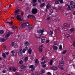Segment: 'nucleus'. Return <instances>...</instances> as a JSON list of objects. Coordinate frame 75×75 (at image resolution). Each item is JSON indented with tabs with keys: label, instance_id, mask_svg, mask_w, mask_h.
I'll use <instances>...</instances> for the list:
<instances>
[{
	"label": "nucleus",
	"instance_id": "27",
	"mask_svg": "<svg viewBox=\"0 0 75 75\" xmlns=\"http://www.w3.org/2000/svg\"><path fill=\"white\" fill-rule=\"evenodd\" d=\"M16 70H17V69L16 68V67H13L12 69V71H13V72H16Z\"/></svg>",
	"mask_w": 75,
	"mask_h": 75
},
{
	"label": "nucleus",
	"instance_id": "48",
	"mask_svg": "<svg viewBox=\"0 0 75 75\" xmlns=\"http://www.w3.org/2000/svg\"><path fill=\"white\" fill-rule=\"evenodd\" d=\"M58 67H59V68H60V69H61V70H64V68L63 67H59V66L58 65Z\"/></svg>",
	"mask_w": 75,
	"mask_h": 75
},
{
	"label": "nucleus",
	"instance_id": "38",
	"mask_svg": "<svg viewBox=\"0 0 75 75\" xmlns=\"http://www.w3.org/2000/svg\"><path fill=\"white\" fill-rule=\"evenodd\" d=\"M59 49L61 50H62V45H60L59 46Z\"/></svg>",
	"mask_w": 75,
	"mask_h": 75
},
{
	"label": "nucleus",
	"instance_id": "45",
	"mask_svg": "<svg viewBox=\"0 0 75 75\" xmlns=\"http://www.w3.org/2000/svg\"><path fill=\"white\" fill-rule=\"evenodd\" d=\"M50 20V17H47V21H49Z\"/></svg>",
	"mask_w": 75,
	"mask_h": 75
},
{
	"label": "nucleus",
	"instance_id": "25",
	"mask_svg": "<svg viewBox=\"0 0 75 75\" xmlns=\"http://www.w3.org/2000/svg\"><path fill=\"white\" fill-rule=\"evenodd\" d=\"M45 3H43L42 4H41L40 5V7L41 8H42L45 6Z\"/></svg>",
	"mask_w": 75,
	"mask_h": 75
},
{
	"label": "nucleus",
	"instance_id": "21",
	"mask_svg": "<svg viewBox=\"0 0 75 75\" xmlns=\"http://www.w3.org/2000/svg\"><path fill=\"white\" fill-rule=\"evenodd\" d=\"M28 57H25L24 59V61H25V62H27V61H28Z\"/></svg>",
	"mask_w": 75,
	"mask_h": 75
},
{
	"label": "nucleus",
	"instance_id": "24",
	"mask_svg": "<svg viewBox=\"0 0 75 75\" xmlns=\"http://www.w3.org/2000/svg\"><path fill=\"white\" fill-rule=\"evenodd\" d=\"M15 52H16L14 50H13L11 52V53L13 54L12 55L13 57H14V53Z\"/></svg>",
	"mask_w": 75,
	"mask_h": 75
},
{
	"label": "nucleus",
	"instance_id": "39",
	"mask_svg": "<svg viewBox=\"0 0 75 75\" xmlns=\"http://www.w3.org/2000/svg\"><path fill=\"white\" fill-rule=\"evenodd\" d=\"M66 37L67 38H69L70 37V36L69 35H66Z\"/></svg>",
	"mask_w": 75,
	"mask_h": 75
},
{
	"label": "nucleus",
	"instance_id": "19",
	"mask_svg": "<svg viewBox=\"0 0 75 75\" xmlns=\"http://www.w3.org/2000/svg\"><path fill=\"white\" fill-rule=\"evenodd\" d=\"M45 41V38L44 37L41 38V42L42 43H44Z\"/></svg>",
	"mask_w": 75,
	"mask_h": 75
},
{
	"label": "nucleus",
	"instance_id": "55",
	"mask_svg": "<svg viewBox=\"0 0 75 75\" xmlns=\"http://www.w3.org/2000/svg\"><path fill=\"white\" fill-rule=\"evenodd\" d=\"M45 59V57H43L41 58V61H44Z\"/></svg>",
	"mask_w": 75,
	"mask_h": 75
},
{
	"label": "nucleus",
	"instance_id": "51",
	"mask_svg": "<svg viewBox=\"0 0 75 75\" xmlns=\"http://www.w3.org/2000/svg\"><path fill=\"white\" fill-rule=\"evenodd\" d=\"M35 67H33V68H31V71H34V70H35Z\"/></svg>",
	"mask_w": 75,
	"mask_h": 75
},
{
	"label": "nucleus",
	"instance_id": "36",
	"mask_svg": "<svg viewBox=\"0 0 75 75\" xmlns=\"http://www.w3.org/2000/svg\"><path fill=\"white\" fill-rule=\"evenodd\" d=\"M71 6H70V5H69V6L67 8V9L68 10H71Z\"/></svg>",
	"mask_w": 75,
	"mask_h": 75
},
{
	"label": "nucleus",
	"instance_id": "35",
	"mask_svg": "<svg viewBox=\"0 0 75 75\" xmlns=\"http://www.w3.org/2000/svg\"><path fill=\"white\" fill-rule=\"evenodd\" d=\"M67 50H64V51L62 52V54H65L66 52H67Z\"/></svg>",
	"mask_w": 75,
	"mask_h": 75
},
{
	"label": "nucleus",
	"instance_id": "63",
	"mask_svg": "<svg viewBox=\"0 0 75 75\" xmlns=\"http://www.w3.org/2000/svg\"><path fill=\"white\" fill-rule=\"evenodd\" d=\"M72 58H73V59H75V56L74 55H73L72 56Z\"/></svg>",
	"mask_w": 75,
	"mask_h": 75
},
{
	"label": "nucleus",
	"instance_id": "46",
	"mask_svg": "<svg viewBox=\"0 0 75 75\" xmlns=\"http://www.w3.org/2000/svg\"><path fill=\"white\" fill-rule=\"evenodd\" d=\"M11 45L12 47H14V42H12Z\"/></svg>",
	"mask_w": 75,
	"mask_h": 75
},
{
	"label": "nucleus",
	"instance_id": "29",
	"mask_svg": "<svg viewBox=\"0 0 75 75\" xmlns=\"http://www.w3.org/2000/svg\"><path fill=\"white\" fill-rule=\"evenodd\" d=\"M2 56L4 58H6V54L4 53H3L2 54Z\"/></svg>",
	"mask_w": 75,
	"mask_h": 75
},
{
	"label": "nucleus",
	"instance_id": "3",
	"mask_svg": "<svg viewBox=\"0 0 75 75\" xmlns=\"http://www.w3.org/2000/svg\"><path fill=\"white\" fill-rule=\"evenodd\" d=\"M43 48L44 47L42 45H40V47L39 48V50L40 52H42Z\"/></svg>",
	"mask_w": 75,
	"mask_h": 75
},
{
	"label": "nucleus",
	"instance_id": "17",
	"mask_svg": "<svg viewBox=\"0 0 75 75\" xmlns=\"http://www.w3.org/2000/svg\"><path fill=\"white\" fill-rule=\"evenodd\" d=\"M46 7V8H47V9H50V8L51 7V6L49 4H48L47 5Z\"/></svg>",
	"mask_w": 75,
	"mask_h": 75
},
{
	"label": "nucleus",
	"instance_id": "13",
	"mask_svg": "<svg viewBox=\"0 0 75 75\" xmlns=\"http://www.w3.org/2000/svg\"><path fill=\"white\" fill-rule=\"evenodd\" d=\"M64 26L65 27H69L70 26V25L69 23H65L64 24Z\"/></svg>",
	"mask_w": 75,
	"mask_h": 75
},
{
	"label": "nucleus",
	"instance_id": "34",
	"mask_svg": "<svg viewBox=\"0 0 75 75\" xmlns=\"http://www.w3.org/2000/svg\"><path fill=\"white\" fill-rule=\"evenodd\" d=\"M74 31V28H71L70 29V31L71 32H73V31Z\"/></svg>",
	"mask_w": 75,
	"mask_h": 75
},
{
	"label": "nucleus",
	"instance_id": "28",
	"mask_svg": "<svg viewBox=\"0 0 75 75\" xmlns=\"http://www.w3.org/2000/svg\"><path fill=\"white\" fill-rule=\"evenodd\" d=\"M41 74H43V73H45V69H43L40 71Z\"/></svg>",
	"mask_w": 75,
	"mask_h": 75
},
{
	"label": "nucleus",
	"instance_id": "58",
	"mask_svg": "<svg viewBox=\"0 0 75 75\" xmlns=\"http://www.w3.org/2000/svg\"><path fill=\"white\" fill-rule=\"evenodd\" d=\"M46 43H48L50 42V40H47L46 41Z\"/></svg>",
	"mask_w": 75,
	"mask_h": 75
},
{
	"label": "nucleus",
	"instance_id": "23",
	"mask_svg": "<svg viewBox=\"0 0 75 75\" xmlns=\"http://www.w3.org/2000/svg\"><path fill=\"white\" fill-rule=\"evenodd\" d=\"M44 29L40 30V35H42L43 34V33H44Z\"/></svg>",
	"mask_w": 75,
	"mask_h": 75
},
{
	"label": "nucleus",
	"instance_id": "33",
	"mask_svg": "<svg viewBox=\"0 0 75 75\" xmlns=\"http://www.w3.org/2000/svg\"><path fill=\"white\" fill-rule=\"evenodd\" d=\"M37 4L36 2H33V6H37Z\"/></svg>",
	"mask_w": 75,
	"mask_h": 75
},
{
	"label": "nucleus",
	"instance_id": "61",
	"mask_svg": "<svg viewBox=\"0 0 75 75\" xmlns=\"http://www.w3.org/2000/svg\"><path fill=\"white\" fill-rule=\"evenodd\" d=\"M41 64H44L45 63V61H44L43 62H41Z\"/></svg>",
	"mask_w": 75,
	"mask_h": 75
},
{
	"label": "nucleus",
	"instance_id": "14",
	"mask_svg": "<svg viewBox=\"0 0 75 75\" xmlns=\"http://www.w3.org/2000/svg\"><path fill=\"white\" fill-rule=\"evenodd\" d=\"M21 69H23V70H24L26 69V67L24 65H22L21 67Z\"/></svg>",
	"mask_w": 75,
	"mask_h": 75
},
{
	"label": "nucleus",
	"instance_id": "11",
	"mask_svg": "<svg viewBox=\"0 0 75 75\" xmlns=\"http://www.w3.org/2000/svg\"><path fill=\"white\" fill-rule=\"evenodd\" d=\"M59 65H61V66H63L64 65V62L63 61H60L59 62Z\"/></svg>",
	"mask_w": 75,
	"mask_h": 75
},
{
	"label": "nucleus",
	"instance_id": "5",
	"mask_svg": "<svg viewBox=\"0 0 75 75\" xmlns=\"http://www.w3.org/2000/svg\"><path fill=\"white\" fill-rule=\"evenodd\" d=\"M74 2L73 1H71L70 2V6L71 8H74Z\"/></svg>",
	"mask_w": 75,
	"mask_h": 75
},
{
	"label": "nucleus",
	"instance_id": "6",
	"mask_svg": "<svg viewBox=\"0 0 75 75\" xmlns=\"http://www.w3.org/2000/svg\"><path fill=\"white\" fill-rule=\"evenodd\" d=\"M16 18L17 20H20L22 21H23V19H21V16L20 15H18L17 16Z\"/></svg>",
	"mask_w": 75,
	"mask_h": 75
},
{
	"label": "nucleus",
	"instance_id": "42",
	"mask_svg": "<svg viewBox=\"0 0 75 75\" xmlns=\"http://www.w3.org/2000/svg\"><path fill=\"white\" fill-rule=\"evenodd\" d=\"M34 65H32L29 66V68H34Z\"/></svg>",
	"mask_w": 75,
	"mask_h": 75
},
{
	"label": "nucleus",
	"instance_id": "60",
	"mask_svg": "<svg viewBox=\"0 0 75 75\" xmlns=\"http://www.w3.org/2000/svg\"><path fill=\"white\" fill-rule=\"evenodd\" d=\"M73 47H75V40L74 41L73 43Z\"/></svg>",
	"mask_w": 75,
	"mask_h": 75
},
{
	"label": "nucleus",
	"instance_id": "1",
	"mask_svg": "<svg viewBox=\"0 0 75 75\" xmlns=\"http://www.w3.org/2000/svg\"><path fill=\"white\" fill-rule=\"evenodd\" d=\"M28 30H29V31H31V30L33 29V25H29V22H26V23L21 24V28H25L26 26H28Z\"/></svg>",
	"mask_w": 75,
	"mask_h": 75
},
{
	"label": "nucleus",
	"instance_id": "44",
	"mask_svg": "<svg viewBox=\"0 0 75 75\" xmlns=\"http://www.w3.org/2000/svg\"><path fill=\"white\" fill-rule=\"evenodd\" d=\"M3 73H6V70L4 69L2 71Z\"/></svg>",
	"mask_w": 75,
	"mask_h": 75
},
{
	"label": "nucleus",
	"instance_id": "64",
	"mask_svg": "<svg viewBox=\"0 0 75 75\" xmlns=\"http://www.w3.org/2000/svg\"><path fill=\"white\" fill-rule=\"evenodd\" d=\"M50 13H53V10L52 9H51L50 11Z\"/></svg>",
	"mask_w": 75,
	"mask_h": 75
},
{
	"label": "nucleus",
	"instance_id": "40",
	"mask_svg": "<svg viewBox=\"0 0 75 75\" xmlns=\"http://www.w3.org/2000/svg\"><path fill=\"white\" fill-rule=\"evenodd\" d=\"M59 1L60 3L61 4H62L63 3H64V1H63V0H59Z\"/></svg>",
	"mask_w": 75,
	"mask_h": 75
},
{
	"label": "nucleus",
	"instance_id": "62",
	"mask_svg": "<svg viewBox=\"0 0 75 75\" xmlns=\"http://www.w3.org/2000/svg\"><path fill=\"white\" fill-rule=\"evenodd\" d=\"M30 59L33 60L34 59V57L33 56H31L30 57Z\"/></svg>",
	"mask_w": 75,
	"mask_h": 75
},
{
	"label": "nucleus",
	"instance_id": "9",
	"mask_svg": "<svg viewBox=\"0 0 75 75\" xmlns=\"http://www.w3.org/2000/svg\"><path fill=\"white\" fill-rule=\"evenodd\" d=\"M13 32H9L7 34H6V35L5 36V37L7 39L8 38V37H10V35H11V34H13Z\"/></svg>",
	"mask_w": 75,
	"mask_h": 75
},
{
	"label": "nucleus",
	"instance_id": "56",
	"mask_svg": "<svg viewBox=\"0 0 75 75\" xmlns=\"http://www.w3.org/2000/svg\"><path fill=\"white\" fill-rule=\"evenodd\" d=\"M42 67L43 68H45V67H46V64H43Z\"/></svg>",
	"mask_w": 75,
	"mask_h": 75
},
{
	"label": "nucleus",
	"instance_id": "47",
	"mask_svg": "<svg viewBox=\"0 0 75 75\" xmlns=\"http://www.w3.org/2000/svg\"><path fill=\"white\" fill-rule=\"evenodd\" d=\"M40 31H41V30H37L38 33V34H40V33H41Z\"/></svg>",
	"mask_w": 75,
	"mask_h": 75
},
{
	"label": "nucleus",
	"instance_id": "8",
	"mask_svg": "<svg viewBox=\"0 0 75 75\" xmlns=\"http://www.w3.org/2000/svg\"><path fill=\"white\" fill-rule=\"evenodd\" d=\"M7 39L6 37L3 38H0V42H5L7 40Z\"/></svg>",
	"mask_w": 75,
	"mask_h": 75
},
{
	"label": "nucleus",
	"instance_id": "2",
	"mask_svg": "<svg viewBox=\"0 0 75 75\" xmlns=\"http://www.w3.org/2000/svg\"><path fill=\"white\" fill-rule=\"evenodd\" d=\"M26 51L25 49H24L23 50V48L21 47L19 48V51L18 52V54L19 55L21 56L23 53H25V52Z\"/></svg>",
	"mask_w": 75,
	"mask_h": 75
},
{
	"label": "nucleus",
	"instance_id": "54",
	"mask_svg": "<svg viewBox=\"0 0 75 75\" xmlns=\"http://www.w3.org/2000/svg\"><path fill=\"white\" fill-rule=\"evenodd\" d=\"M13 67H10L9 68V71H11V70H13Z\"/></svg>",
	"mask_w": 75,
	"mask_h": 75
},
{
	"label": "nucleus",
	"instance_id": "26",
	"mask_svg": "<svg viewBox=\"0 0 75 75\" xmlns=\"http://www.w3.org/2000/svg\"><path fill=\"white\" fill-rule=\"evenodd\" d=\"M52 63H53V60H50V65H52Z\"/></svg>",
	"mask_w": 75,
	"mask_h": 75
},
{
	"label": "nucleus",
	"instance_id": "31",
	"mask_svg": "<svg viewBox=\"0 0 75 75\" xmlns=\"http://www.w3.org/2000/svg\"><path fill=\"white\" fill-rule=\"evenodd\" d=\"M4 33V30H0V35Z\"/></svg>",
	"mask_w": 75,
	"mask_h": 75
},
{
	"label": "nucleus",
	"instance_id": "10",
	"mask_svg": "<svg viewBox=\"0 0 75 75\" xmlns=\"http://www.w3.org/2000/svg\"><path fill=\"white\" fill-rule=\"evenodd\" d=\"M35 18V16L33 15H30L29 14L28 15L27 17V18Z\"/></svg>",
	"mask_w": 75,
	"mask_h": 75
},
{
	"label": "nucleus",
	"instance_id": "41",
	"mask_svg": "<svg viewBox=\"0 0 75 75\" xmlns=\"http://www.w3.org/2000/svg\"><path fill=\"white\" fill-rule=\"evenodd\" d=\"M19 63L20 64H23V60H21L19 62Z\"/></svg>",
	"mask_w": 75,
	"mask_h": 75
},
{
	"label": "nucleus",
	"instance_id": "43",
	"mask_svg": "<svg viewBox=\"0 0 75 75\" xmlns=\"http://www.w3.org/2000/svg\"><path fill=\"white\" fill-rule=\"evenodd\" d=\"M54 45H57V42H55L54 43Z\"/></svg>",
	"mask_w": 75,
	"mask_h": 75
},
{
	"label": "nucleus",
	"instance_id": "52",
	"mask_svg": "<svg viewBox=\"0 0 75 75\" xmlns=\"http://www.w3.org/2000/svg\"><path fill=\"white\" fill-rule=\"evenodd\" d=\"M47 75H51V73L50 72L47 73Z\"/></svg>",
	"mask_w": 75,
	"mask_h": 75
},
{
	"label": "nucleus",
	"instance_id": "59",
	"mask_svg": "<svg viewBox=\"0 0 75 75\" xmlns=\"http://www.w3.org/2000/svg\"><path fill=\"white\" fill-rule=\"evenodd\" d=\"M26 10H30V8H29L28 7H26Z\"/></svg>",
	"mask_w": 75,
	"mask_h": 75
},
{
	"label": "nucleus",
	"instance_id": "53",
	"mask_svg": "<svg viewBox=\"0 0 75 75\" xmlns=\"http://www.w3.org/2000/svg\"><path fill=\"white\" fill-rule=\"evenodd\" d=\"M14 48H18V45H15L14 46Z\"/></svg>",
	"mask_w": 75,
	"mask_h": 75
},
{
	"label": "nucleus",
	"instance_id": "22",
	"mask_svg": "<svg viewBox=\"0 0 75 75\" xmlns=\"http://www.w3.org/2000/svg\"><path fill=\"white\" fill-rule=\"evenodd\" d=\"M32 52V50L31 49H29L28 51V52L29 54H31V52Z\"/></svg>",
	"mask_w": 75,
	"mask_h": 75
},
{
	"label": "nucleus",
	"instance_id": "57",
	"mask_svg": "<svg viewBox=\"0 0 75 75\" xmlns=\"http://www.w3.org/2000/svg\"><path fill=\"white\" fill-rule=\"evenodd\" d=\"M6 54V55H8V54H9V52H5Z\"/></svg>",
	"mask_w": 75,
	"mask_h": 75
},
{
	"label": "nucleus",
	"instance_id": "15",
	"mask_svg": "<svg viewBox=\"0 0 75 75\" xmlns=\"http://www.w3.org/2000/svg\"><path fill=\"white\" fill-rule=\"evenodd\" d=\"M53 49L54 50H58V45H53Z\"/></svg>",
	"mask_w": 75,
	"mask_h": 75
},
{
	"label": "nucleus",
	"instance_id": "4",
	"mask_svg": "<svg viewBox=\"0 0 75 75\" xmlns=\"http://www.w3.org/2000/svg\"><path fill=\"white\" fill-rule=\"evenodd\" d=\"M38 12L37 11V9L35 8L33 9L32 13V14H37Z\"/></svg>",
	"mask_w": 75,
	"mask_h": 75
},
{
	"label": "nucleus",
	"instance_id": "49",
	"mask_svg": "<svg viewBox=\"0 0 75 75\" xmlns=\"http://www.w3.org/2000/svg\"><path fill=\"white\" fill-rule=\"evenodd\" d=\"M42 35H39L38 36V38H41V37L42 36Z\"/></svg>",
	"mask_w": 75,
	"mask_h": 75
},
{
	"label": "nucleus",
	"instance_id": "37",
	"mask_svg": "<svg viewBox=\"0 0 75 75\" xmlns=\"http://www.w3.org/2000/svg\"><path fill=\"white\" fill-rule=\"evenodd\" d=\"M49 34L50 35H52V34H53V32L50 31L49 33Z\"/></svg>",
	"mask_w": 75,
	"mask_h": 75
},
{
	"label": "nucleus",
	"instance_id": "20",
	"mask_svg": "<svg viewBox=\"0 0 75 75\" xmlns=\"http://www.w3.org/2000/svg\"><path fill=\"white\" fill-rule=\"evenodd\" d=\"M55 4H58L59 3V0H57L55 1Z\"/></svg>",
	"mask_w": 75,
	"mask_h": 75
},
{
	"label": "nucleus",
	"instance_id": "16",
	"mask_svg": "<svg viewBox=\"0 0 75 75\" xmlns=\"http://www.w3.org/2000/svg\"><path fill=\"white\" fill-rule=\"evenodd\" d=\"M24 44H25V46H28V45H30V42L27 41L24 43Z\"/></svg>",
	"mask_w": 75,
	"mask_h": 75
},
{
	"label": "nucleus",
	"instance_id": "32",
	"mask_svg": "<svg viewBox=\"0 0 75 75\" xmlns=\"http://www.w3.org/2000/svg\"><path fill=\"white\" fill-rule=\"evenodd\" d=\"M63 30H64V31H67V28H65V27H63V28H62Z\"/></svg>",
	"mask_w": 75,
	"mask_h": 75
},
{
	"label": "nucleus",
	"instance_id": "12",
	"mask_svg": "<svg viewBox=\"0 0 75 75\" xmlns=\"http://www.w3.org/2000/svg\"><path fill=\"white\" fill-rule=\"evenodd\" d=\"M19 13H20V10L19 9H17L15 11V16H16L18 14H19Z\"/></svg>",
	"mask_w": 75,
	"mask_h": 75
},
{
	"label": "nucleus",
	"instance_id": "18",
	"mask_svg": "<svg viewBox=\"0 0 75 75\" xmlns=\"http://www.w3.org/2000/svg\"><path fill=\"white\" fill-rule=\"evenodd\" d=\"M52 68L53 69L55 70V71H57V70L58 69V67H57L56 66H54L52 67Z\"/></svg>",
	"mask_w": 75,
	"mask_h": 75
},
{
	"label": "nucleus",
	"instance_id": "50",
	"mask_svg": "<svg viewBox=\"0 0 75 75\" xmlns=\"http://www.w3.org/2000/svg\"><path fill=\"white\" fill-rule=\"evenodd\" d=\"M15 74H16V75H20V73H19V72H16L15 73Z\"/></svg>",
	"mask_w": 75,
	"mask_h": 75
},
{
	"label": "nucleus",
	"instance_id": "7",
	"mask_svg": "<svg viewBox=\"0 0 75 75\" xmlns=\"http://www.w3.org/2000/svg\"><path fill=\"white\" fill-rule=\"evenodd\" d=\"M39 63L40 62H39V61H38V59H36L35 61V64L36 66H37L38 65H39Z\"/></svg>",
	"mask_w": 75,
	"mask_h": 75
},
{
	"label": "nucleus",
	"instance_id": "30",
	"mask_svg": "<svg viewBox=\"0 0 75 75\" xmlns=\"http://www.w3.org/2000/svg\"><path fill=\"white\" fill-rule=\"evenodd\" d=\"M17 26H13L12 27V30H15L16 29V28H17Z\"/></svg>",
	"mask_w": 75,
	"mask_h": 75
}]
</instances>
